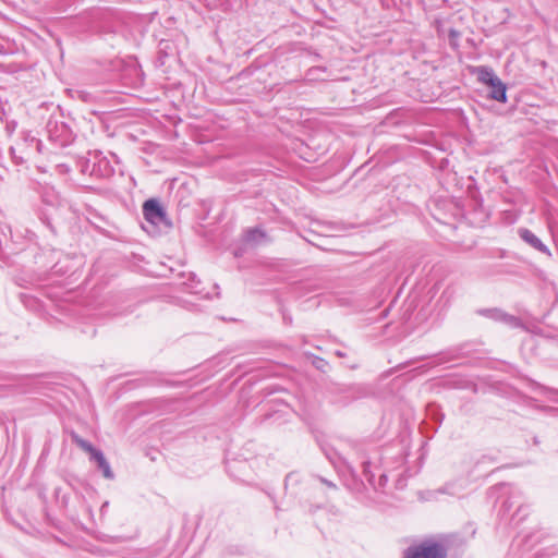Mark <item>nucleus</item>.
I'll list each match as a JSON object with an SVG mask.
<instances>
[{"label": "nucleus", "instance_id": "f257e3e1", "mask_svg": "<svg viewBox=\"0 0 558 558\" xmlns=\"http://www.w3.org/2000/svg\"><path fill=\"white\" fill-rule=\"evenodd\" d=\"M445 548L436 543L425 542L408 549L404 558H446Z\"/></svg>", "mask_w": 558, "mask_h": 558}, {"label": "nucleus", "instance_id": "f03ea898", "mask_svg": "<svg viewBox=\"0 0 558 558\" xmlns=\"http://www.w3.org/2000/svg\"><path fill=\"white\" fill-rule=\"evenodd\" d=\"M143 214L147 221L155 225L165 218V213L156 199H148L144 203Z\"/></svg>", "mask_w": 558, "mask_h": 558}, {"label": "nucleus", "instance_id": "7ed1b4c3", "mask_svg": "<svg viewBox=\"0 0 558 558\" xmlns=\"http://www.w3.org/2000/svg\"><path fill=\"white\" fill-rule=\"evenodd\" d=\"M520 238L535 250L545 253L550 256V252L547 246L529 229L519 230Z\"/></svg>", "mask_w": 558, "mask_h": 558}, {"label": "nucleus", "instance_id": "20e7f679", "mask_svg": "<svg viewBox=\"0 0 558 558\" xmlns=\"http://www.w3.org/2000/svg\"><path fill=\"white\" fill-rule=\"evenodd\" d=\"M474 72L476 73L478 81L488 86L499 80V77L495 75L494 71L487 66H477Z\"/></svg>", "mask_w": 558, "mask_h": 558}, {"label": "nucleus", "instance_id": "39448f33", "mask_svg": "<svg viewBox=\"0 0 558 558\" xmlns=\"http://www.w3.org/2000/svg\"><path fill=\"white\" fill-rule=\"evenodd\" d=\"M98 465V468L102 471V475L108 478H113V472L111 471V468L106 460L104 453L99 450L98 452H94V457L92 458Z\"/></svg>", "mask_w": 558, "mask_h": 558}, {"label": "nucleus", "instance_id": "423d86ee", "mask_svg": "<svg viewBox=\"0 0 558 558\" xmlns=\"http://www.w3.org/2000/svg\"><path fill=\"white\" fill-rule=\"evenodd\" d=\"M489 87L492 88L490 97L494 100H497V101H500V102H505L507 100L506 86L500 81V78L497 80V82L493 83Z\"/></svg>", "mask_w": 558, "mask_h": 558}, {"label": "nucleus", "instance_id": "0eeeda50", "mask_svg": "<svg viewBox=\"0 0 558 558\" xmlns=\"http://www.w3.org/2000/svg\"><path fill=\"white\" fill-rule=\"evenodd\" d=\"M264 238L266 239V234L258 229L248 230L245 234V241L252 244L260 243Z\"/></svg>", "mask_w": 558, "mask_h": 558}, {"label": "nucleus", "instance_id": "6e6552de", "mask_svg": "<svg viewBox=\"0 0 558 558\" xmlns=\"http://www.w3.org/2000/svg\"><path fill=\"white\" fill-rule=\"evenodd\" d=\"M75 441L84 451L90 453V458L94 457V452L99 451L98 449L94 448L92 444L82 438H76Z\"/></svg>", "mask_w": 558, "mask_h": 558}, {"label": "nucleus", "instance_id": "1a4fd4ad", "mask_svg": "<svg viewBox=\"0 0 558 558\" xmlns=\"http://www.w3.org/2000/svg\"><path fill=\"white\" fill-rule=\"evenodd\" d=\"M490 314H492V317L494 319H502L509 324H513V325H517V319L512 316H507L506 314H502L496 310H493V311H488Z\"/></svg>", "mask_w": 558, "mask_h": 558}, {"label": "nucleus", "instance_id": "9d476101", "mask_svg": "<svg viewBox=\"0 0 558 558\" xmlns=\"http://www.w3.org/2000/svg\"><path fill=\"white\" fill-rule=\"evenodd\" d=\"M167 44H168V40H165V39L160 40V45H165L166 48L168 47Z\"/></svg>", "mask_w": 558, "mask_h": 558}]
</instances>
